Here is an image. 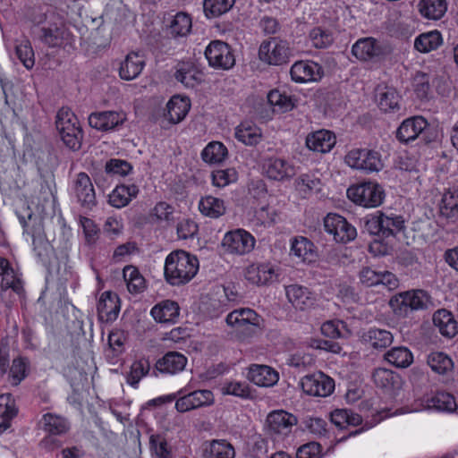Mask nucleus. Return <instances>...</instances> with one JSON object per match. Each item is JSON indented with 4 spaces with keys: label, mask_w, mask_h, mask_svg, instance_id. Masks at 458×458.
I'll return each instance as SVG.
<instances>
[{
    "label": "nucleus",
    "mask_w": 458,
    "mask_h": 458,
    "mask_svg": "<svg viewBox=\"0 0 458 458\" xmlns=\"http://www.w3.org/2000/svg\"><path fill=\"white\" fill-rule=\"evenodd\" d=\"M199 259L187 251H172L165 261L164 275L166 282L174 286L189 283L199 271Z\"/></svg>",
    "instance_id": "f257e3e1"
},
{
    "label": "nucleus",
    "mask_w": 458,
    "mask_h": 458,
    "mask_svg": "<svg viewBox=\"0 0 458 458\" xmlns=\"http://www.w3.org/2000/svg\"><path fill=\"white\" fill-rule=\"evenodd\" d=\"M55 127L64 144L72 151L81 148L83 131L75 114L68 107H62L55 116Z\"/></svg>",
    "instance_id": "f03ea898"
},
{
    "label": "nucleus",
    "mask_w": 458,
    "mask_h": 458,
    "mask_svg": "<svg viewBox=\"0 0 458 458\" xmlns=\"http://www.w3.org/2000/svg\"><path fill=\"white\" fill-rule=\"evenodd\" d=\"M385 191L376 182H363L347 189L348 199L364 208H377L385 199Z\"/></svg>",
    "instance_id": "7ed1b4c3"
},
{
    "label": "nucleus",
    "mask_w": 458,
    "mask_h": 458,
    "mask_svg": "<svg viewBox=\"0 0 458 458\" xmlns=\"http://www.w3.org/2000/svg\"><path fill=\"white\" fill-rule=\"evenodd\" d=\"M344 161L352 169L360 170L367 174L379 172L384 164L381 154L369 148H353L345 156Z\"/></svg>",
    "instance_id": "20e7f679"
},
{
    "label": "nucleus",
    "mask_w": 458,
    "mask_h": 458,
    "mask_svg": "<svg viewBox=\"0 0 458 458\" xmlns=\"http://www.w3.org/2000/svg\"><path fill=\"white\" fill-rule=\"evenodd\" d=\"M291 48L288 41L274 37L264 40L259 48V59L269 65H282L289 62Z\"/></svg>",
    "instance_id": "39448f33"
},
{
    "label": "nucleus",
    "mask_w": 458,
    "mask_h": 458,
    "mask_svg": "<svg viewBox=\"0 0 458 458\" xmlns=\"http://www.w3.org/2000/svg\"><path fill=\"white\" fill-rule=\"evenodd\" d=\"M261 169L264 176L276 182L291 180L296 174L294 164L289 158L278 156L262 158Z\"/></svg>",
    "instance_id": "423d86ee"
},
{
    "label": "nucleus",
    "mask_w": 458,
    "mask_h": 458,
    "mask_svg": "<svg viewBox=\"0 0 458 458\" xmlns=\"http://www.w3.org/2000/svg\"><path fill=\"white\" fill-rule=\"evenodd\" d=\"M390 306L400 312L426 310L431 303L430 295L424 290L413 289L395 294L390 300Z\"/></svg>",
    "instance_id": "0eeeda50"
},
{
    "label": "nucleus",
    "mask_w": 458,
    "mask_h": 458,
    "mask_svg": "<svg viewBox=\"0 0 458 458\" xmlns=\"http://www.w3.org/2000/svg\"><path fill=\"white\" fill-rule=\"evenodd\" d=\"M46 24L40 28V40L49 47H61L68 39V30L55 13L46 14Z\"/></svg>",
    "instance_id": "6e6552de"
},
{
    "label": "nucleus",
    "mask_w": 458,
    "mask_h": 458,
    "mask_svg": "<svg viewBox=\"0 0 458 458\" xmlns=\"http://www.w3.org/2000/svg\"><path fill=\"white\" fill-rule=\"evenodd\" d=\"M205 57L210 67L229 70L235 64V57L231 47L222 40H212L206 47Z\"/></svg>",
    "instance_id": "1a4fd4ad"
},
{
    "label": "nucleus",
    "mask_w": 458,
    "mask_h": 458,
    "mask_svg": "<svg viewBox=\"0 0 458 458\" xmlns=\"http://www.w3.org/2000/svg\"><path fill=\"white\" fill-rule=\"evenodd\" d=\"M71 192L84 209L92 210L98 204L94 185L85 172L76 174L72 182Z\"/></svg>",
    "instance_id": "9d476101"
},
{
    "label": "nucleus",
    "mask_w": 458,
    "mask_h": 458,
    "mask_svg": "<svg viewBox=\"0 0 458 458\" xmlns=\"http://www.w3.org/2000/svg\"><path fill=\"white\" fill-rule=\"evenodd\" d=\"M300 386L304 394L314 397H327L335 390V380L324 374L316 372L304 376Z\"/></svg>",
    "instance_id": "9b49d317"
},
{
    "label": "nucleus",
    "mask_w": 458,
    "mask_h": 458,
    "mask_svg": "<svg viewBox=\"0 0 458 458\" xmlns=\"http://www.w3.org/2000/svg\"><path fill=\"white\" fill-rule=\"evenodd\" d=\"M324 228L336 242L346 243L357 236L356 228L344 216L335 213H329L324 218Z\"/></svg>",
    "instance_id": "f8f14e48"
},
{
    "label": "nucleus",
    "mask_w": 458,
    "mask_h": 458,
    "mask_svg": "<svg viewBox=\"0 0 458 458\" xmlns=\"http://www.w3.org/2000/svg\"><path fill=\"white\" fill-rule=\"evenodd\" d=\"M256 240L251 233L244 229H236L226 233L223 238L224 249L231 254L245 255L255 246Z\"/></svg>",
    "instance_id": "ddd939ff"
},
{
    "label": "nucleus",
    "mask_w": 458,
    "mask_h": 458,
    "mask_svg": "<svg viewBox=\"0 0 458 458\" xmlns=\"http://www.w3.org/2000/svg\"><path fill=\"white\" fill-rule=\"evenodd\" d=\"M43 429L48 434L45 437L41 444L45 448L53 450L55 447H58L60 444L55 441L54 436H62L68 432L70 429V424L67 420L64 417L53 414L46 413L42 417Z\"/></svg>",
    "instance_id": "4468645a"
},
{
    "label": "nucleus",
    "mask_w": 458,
    "mask_h": 458,
    "mask_svg": "<svg viewBox=\"0 0 458 458\" xmlns=\"http://www.w3.org/2000/svg\"><path fill=\"white\" fill-rule=\"evenodd\" d=\"M126 119V114L122 111L94 112L88 118L89 126L102 132L118 130Z\"/></svg>",
    "instance_id": "2eb2a0df"
},
{
    "label": "nucleus",
    "mask_w": 458,
    "mask_h": 458,
    "mask_svg": "<svg viewBox=\"0 0 458 458\" xmlns=\"http://www.w3.org/2000/svg\"><path fill=\"white\" fill-rule=\"evenodd\" d=\"M456 401L450 393L439 391L424 395L420 404L411 410V411L429 410L440 412H453L456 410Z\"/></svg>",
    "instance_id": "dca6fc26"
},
{
    "label": "nucleus",
    "mask_w": 458,
    "mask_h": 458,
    "mask_svg": "<svg viewBox=\"0 0 458 458\" xmlns=\"http://www.w3.org/2000/svg\"><path fill=\"white\" fill-rule=\"evenodd\" d=\"M215 403L212 391L208 389L195 390L185 394L175 402L177 411L183 413L201 407L210 406Z\"/></svg>",
    "instance_id": "f3484780"
},
{
    "label": "nucleus",
    "mask_w": 458,
    "mask_h": 458,
    "mask_svg": "<svg viewBox=\"0 0 458 458\" xmlns=\"http://www.w3.org/2000/svg\"><path fill=\"white\" fill-rule=\"evenodd\" d=\"M290 73L295 82L305 83L319 81L324 71L321 65L313 61H299L293 64Z\"/></svg>",
    "instance_id": "a211bd4d"
},
{
    "label": "nucleus",
    "mask_w": 458,
    "mask_h": 458,
    "mask_svg": "<svg viewBox=\"0 0 458 458\" xmlns=\"http://www.w3.org/2000/svg\"><path fill=\"white\" fill-rule=\"evenodd\" d=\"M98 320L102 323H112L119 315L120 301L116 294L104 292L97 306Z\"/></svg>",
    "instance_id": "6ab92c4d"
},
{
    "label": "nucleus",
    "mask_w": 458,
    "mask_h": 458,
    "mask_svg": "<svg viewBox=\"0 0 458 458\" xmlns=\"http://www.w3.org/2000/svg\"><path fill=\"white\" fill-rule=\"evenodd\" d=\"M428 121L422 116L407 118L396 130V139L402 143H409L415 140L428 127Z\"/></svg>",
    "instance_id": "aec40b11"
},
{
    "label": "nucleus",
    "mask_w": 458,
    "mask_h": 458,
    "mask_svg": "<svg viewBox=\"0 0 458 458\" xmlns=\"http://www.w3.org/2000/svg\"><path fill=\"white\" fill-rule=\"evenodd\" d=\"M186 365L187 357L185 355L178 352H168L157 360L153 374L157 376V371H158L162 374L174 375L182 371Z\"/></svg>",
    "instance_id": "412c9836"
},
{
    "label": "nucleus",
    "mask_w": 458,
    "mask_h": 458,
    "mask_svg": "<svg viewBox=\"0 0 458 458\" xmlns=\"http://www.w3.org/2000/svg\"><path fill=\"white\" fill-rule=\"evenodd\" d=\"M269 431L276 435H287L297 423V418L283 410L270 412L267 418Z\"/></svg>",
    "instance_id": "4be33fe9"
},
{
    "label": "nucleus",
    "mask_w": 458,
    "mask_h": 458,
    "mask_svg": "<svg viewBox=\"0 0 458 458\" xmlns=\"http://www.w3.org/2000/svg\"><path fill=\"white\" fill-rule=\"evenodd\" d=\"M352 55L360 61H374L383 54L379 43L373 38L358 39L352 47Z\"/></svg>",
    "instance_id": "5701e85b"
},
{
    "label": "nucleus",
    "mask_w": 458,
    "mask_h": 458,
    "mask_svg": "<svg viewBox=\"0 0 458 458\" xmlns=\"http://www.w3.org/2000/svg\"><path fill=\"white\" fill-rule=\"evenodd\" d=\"M260 317L251 309L242 308L230 312L226 318V324L235 330H245L250 326H259Z\"/></svg>",
    "instance_id": "b1692460"
},
{
    "label": "nucleus",
    "mask_w": 458,
    "mask_h": 458,
    "mask_svg": "<svg viewBox=\"0 0 458 458\" xmlns=\"http://www.w3.org/2000/svg\"><path fill=\"white\" fill-rule=\"evenodd\" d=\"M202 72L191 62H182L176 65L175 80L185 88L193 89L202 81Z\"/></svg>",
    "instance_id": "393cba45"
},
{
    "label": "nucleus",
    "mask_w": 458,
    "mask_h": 458,
    "mask_svg": "<svg viewBox=\"0 0 458 458\" xmlns=\"http://www.w3.org/2000/svg\"><path fill=\"white\" fill-rule=\"evenodd\" d=\"M150 315L158 323L174 324L180 315V307L174 301L165 300L151 309Z\"/></svg>",
    "instance_id": "a878e982"
},
{
    "label": "nucleus",
    "mask_w": 458,
    "mask_h": 458,
    "mask_svg": "<svg viewBox=\"0 0 458 458\" xmlns=\"http://www.w3.org/2000/svg\"><path fill=\"white\" fill-rule=\"evenodd\" d=\"M361 342L377 351H383L389 347L393 341V334L386 329L370 327L361 335Z\"/></svg>",
    "instance_id": "bb28decb"
},
{
    "label": "nucleus",
    "mask_w": 458,
    "mask_h": 458,
    "mask_svg": "<svg viewBox=\"0 0 458 458\" xmlns=\"http://www.w3.org/2000/svg\"><path fill=\"white\" fill-rule=\"evenodd\" d=\"M144 66L145 59L143 55L137 52H131L120 63L119 76L124 81L134 80L141 73Z\"/></svg>",
    "instance_id": "cd10ccee"
},
{
    "label": "nucleus",
    "mask_w": 458,
    "mask_h": 458,
    "mask_svg": "<svg viewBox=\"0 0 458 458\" xmlns=\"http://www.w3.org/2000/svg\"><path fill=\"white\" fill-rule=\"evenodd\" d=\"M336 143L335 134L327 130H319L310 133L306 138V146L309 149L320 152H329Z\"/></svg>",
    "instance_id": "c85d7f7f"
},
{
    "label": "nucleus",
    "mask_w": 458,
    "mask_h": 458,
    "mask_svg": "<svg viewBox=\"0 0 458 458\" xmlns=\"http://www.w3.org/2000/svg\"><path fill=\"white\" fill-rule=\"evenodd\" d=\"M285 293L288 301L296 309L305 310L314 304V294L309 288L300 284H290L285 287Z\"/></svg>",
    "instance_id": "c756f323"
},
{
    "label": "nucleus",
    "mask_w": 458,
    "mask_h": 458,
    "mask_svg": "<svg viewBox=\"0 0 458 458\" xmlns=\"http://www.w3.org/2000/svg\"><path fill=\"white\" fill-rule=\"evenodd\" d=\"M248 378L259 386H273L279 379L278 373L269 366L253 364L250 367Z\"/></svg>",
    "instance_id": "7c9ffc66"
},
{
    "label": "nucleus",
    "mask_w": 458,
    "mask_h": 458,
    "mask_svg": "<svg viewBox=\"0 0 458 458\" xmlns=\"http://www.w3.org/2000/svg\"><path fill=\"white\" fill-rule=\"evenodd\" d=\"M139 191L138 186L133 183L117 185L108 195V203L115 208H124L138 196Z\"/></svg>",
    "instance_id": "2f4dec72"
},
{
    "label": "nucleus",
    "mask_w": 458,
    "mask_h": 458,
    "mask_svg": "<svg viewBox=\"0 0 458 458\" xmlns=\"http://www.w3.org/2000/svg\"><path fill=\"white\" fill-rule=\"evenodd\" d=\"M276 276V271L269 263L252 264L248 267L245 277L255 284L263 285L273 281Z\"/></svg>",
    "instance_id": "473e14b6"
},
{
    "label": "nucleus",
    "mask_w": 458,
    "mask_h": 458,
    "mask_svg": "<svg viewBox=\"0 0 458 458\" xmlns=\"http://www.w3.org/2000/svg\"><path fill=\"white\" fill-rule=\"evenodd\" d=\"M433 323L439 333L446 338H453L458 333L456 320L453 314L445 309L438 310L434 313Z\"/></svg>",
    "instance_id": "72a5a7b5"
},
{
    "label": "nucleus",
    "mask_w": 458,
    "mask_h": 458,
    "mask_svg": "<svg viewBox=\"0 0 458 458\" xmlns=\"http://www.w3.org/2000/svg\"><path fill=\"white\" fill-rule=\"evenodd\" d=\"M417 8L424 19L438 21L447 11V2L446 0H420Z\"/></svg>",
    "instance_id": "f704fd0d"
},
{
    "label": "nucleus",
    "mask_w": 458,
    "mask_h": 458,
    "mask_svg": "<svg viewBox=\"0 0 458 458\" xmlns=\"http://www.w3.org/2000/svg\"><path fill=\"white\" fill-rule=\"evenodd\" d=\"M235 138L247 146H255L260 142L262 132L255 123L245 121L235 128Z\"/></svg>",
    "instance_id": "c9c22d12"
},
{
    "label": "nucleus",
    "mask_w": 458,
    "mask_h": 458,
    "mask_svg": "<svg viewBox=\"0 0 458 458\" xmlns=\"http://www.w3.org/2000/svg\"><path fill=\"white\" fill-rule=\"evenodd\" d=\"M192 28V20L189 13L179 12L172 16L167 24V31L174 38L187 36Z\"/></svg>",
    "instance_id": "e433bc0d"
},
{
    "label": "nucleus",
    "mask_w": 458,
    "mask_h": 458,
    "mask_svg": "<svg viewBox=\"0 0 458 458\" xmlns=\"http://www.w3.org/2000/svg\"><path fill=\"white\" fill-rule=\"evenodd\" d=\"M442 216L455 222L458 219V188L446 190L439 206Z\"/></svg>",
    "instance_id": "4c0bfd02"
},
{
    "label": "nucleus",
    "mask_w": 458,
    "mask_h": 458,
    "mask_svg": "<svg viewBox=\"0 0 458 458\" xmlns=\"http://www.w3.org/2000/svg\"><path fill=\"white\" fill-rule=\"evenodd\" d=\"M199 210L203 216L216 219L225 215L226 207L222 199L208 195L199 199Z\"/></svg>",
    "instance_id": "58836bf2"
},
{
    "label": "nucleus",
    "mask_w": 458,
    "mask_h": 458,
    "mask_svg": "<svg viewBox=\"0 0 458 458\" xmlns=\"http://www.w3.org/2000/svg\"><path fill=\"white\" fill-rule=\"evenodd\" d=\"M378 107L385 113L394 112L400 109V96L392 87L378 88L377 89Z\"/></svg>",
    "instance_id": "ea45409f"
},
{
    "label": "nucleus",
    "mask_w": 458,
    "mask_h": 458,
    "mask_svg": "<svg viewBox=\"0 0 458 458\" xmlns=\"http://www.w3.org/2000/svg\"><path fill=\"white\" fill-rule=\"evenodd\" d=\"M167 117L172 123H180L188 114L191 104L186 98L174 96L166 105Z\"/></svg>",
    "instance_id": "a19ab883"
},
{
    "label": "nucleus",
    "mask_w": 458,
    "mask_h": 458,
    "mask_svg": "<svg viewBox=\"0 0 458 458\" xmlns=\"http://www.w3.org/2000/svg\"><path fill=\"white\" fill-rule=\"evenodd\" d=\"M384 358L393 366L401 369L408 368L413 362V355L405 346L391 348L385 353Z\"/></svg>",
    "instance_id": "79ce46f5"
},
{
    "label": "nucleus",
    "mask_w": 458,
    "mask_h": 458,
    "mask_svg": "<svg viewBox=\"0 0 458 458\" xmlns=\"http://www.w3.org/2000/svg\"><path fill=\"white\" fill-rule=\"evenodd\" d=\"M443 43V38L438 30L422 33L415 38L414 47L421 53L436 50Z\"/></svg>",
    "instance_id": "37998d69"
},
{
    "label": "nucleus",
    "mask_w": 458,
    "mask_h": 458,
    "mask_svg": "<svg viewBox=\"0 0 458 458\" xmlns=\"http://www.w3.org/2000/svg\"><path fill=\"white\" fill-rule=\"evenodd\" d=\"M123 276L131 293H140L146 287V281L139 269L131 265L124 267Z\"/></svg>",
    "instance_id": "c03bdc74"
},
{
    "label": "nucleus",
    "mask_w": 458,
    "mask_h": 458,
    "mask_svg": "<svg viewBox=\"0 0 458 458\" xmlns=\"http://www.w3.org/2000/svg\"><path fill=\"white\" fill-rule=\"evenodd\" d=\"M227 156V148L220 141L209 142L201 152L202 160L208 164L222 163Z\"/></svg>",
    "instance_id": "a18cd8bd"
},
{
    "label": "nucleus",
    "mask_w": 458,
    "mask_h": 458,
    "mask_svg": "<svg viewBox=\"0 0 458 458\" xmlns=\"http://www.w3.org/2000/svg\"><path fill=\"white\" fill-rule=\"evenodd\" d=\"M331 422L339 428L348 426H358L362 422V418L358 413L347 409H336L331 412Z\"/></svg>",
    "instance_id": "49530a36"
},
{
    "label": "nucleus",
    "mask_w": 458,
    "mask_h": 458,
    "mask_svg": "<svg viewBox=\"0 0 458 458\" xmlns=\"http://www.w3.org/2000/svg\"><path fill=\"white\" fill-rule=\"evenodd\" d=\"M206 458H234L233 446L225 439L212 440L205 449Z\"/></svg>",
    "instance_id": "de8ad7c7"
},
{
    "label": "nucleus",
    "mask_w": 458,
    "mask_h": 458,
    "mask_svg": "<svg viewBox=\"0 0 458 458\" xmlns=\"http://www.w3.org/2000/svg\"><path fill=\"white\" fill-rule=\"evenodd\" d=\"M372 379L377 387L390 391L398 384L399 376L390 369L377 368L372 373Z\"/></svg>",
    "instance_id": "09e8293b"
},
{
    "label": "nucleus",
    "mask_w": 458,
    "mask_h": 458,
    "mask_svg": "<svg viewBox=\"0 0 458 458\" xmlns=\"http://www.w3.org/2000/svg\"><path fill=\"white\" fill-rule=\"evenodd\" d=\"M427 362L434 372L440 375L446 374L454 367L452 359L443 352L429 353Z\"/></svg>",
    "instance_id": "8fccbe9b"
},
{
    "label": "nucleus",
    "mask_w": 458,
    "mask_h": 458,
    "mask_svg": "<svg viewBox=\"0 0 458 458\" xmlns=\"http://www.w3.org/2000/svg\"><path fill=\"white\" fill-rule=\"evenodd\" d=\"M150 363L147 359L135 360L131 366L130 372L126 377V382L131 386L137 388L140 381L149 373Z\"/></svg>",
    "instance_id": "3c124183"
},
{
    "label": "nucleus",
    "mask_w": 458,
    "mask_h": 458,
    "mask_svg": "<svg viewBox=\"0 0 458 458\" xmlns=\"http://www.w3.org/2000/svg\"><path fill=\"white\" fill-rule=\"evenodd\" d=\"M235 0H204L203 10L208 18H216L228 13Z\"/></svg>",
    "instance_id": "603ef678"
},
{
    "label": "nucleus",
    "mask_w": 458,
    "mask_h": 458,
    "mask_svg": "<svg viewBox=\"0 0 458 458\" xmlns=\"http://www.w3.org/2000/svg\"><path fill=\"white\" fill-rule=\"evenodd\" d=\"M314 244L305 237L300 236L293 240L291 253L302 261L310 260L313 257Z\"/></svg>",
    "instance_id": "864d4df0"
},
{
    "label": "nucleus",
    "mask_w": 458,
    "mask_h": 458,
    "mask_svg": "<svg viewBox=\"0 0 458 458\" xmlns=\"http://www.w3.org/2000/svg\"><path fill=\"white\" fill-rule=\"evenodd\" d=\"M384 220L383 237H389L401 233L405 228V221L403 216L391 213L389 215L382 212Z\"/></svg>",
    "instance_id": "5fc2aeb1"
},
{
    "label": "nucleus",
    "mask_w": 458,
    "mask_h": 458,
    "mask_svg": "<svg viewBox=\"0 0 458 458\" xmlns=\"http://www.w3.org/2000/svg\"><path fill=\"white\" fill-rule=\"evenodd\" d=\"M15 54L26 69L30 70L33 68L35 64V55L29 39H22L15 46Z\"/></svg>",
    "instance_id": "6e6d98bb"
},
{
    "label": "nucleus",
    "mask_w": 458,
    "mask_h": 458,
    "mask_svg": "<svg viewBox=\"0 0 458 458\" xmlns=\"http://www.w3.org/2000/svg\"><path fill=\"white\" fill-rule=\"evenodd\" d=\"M268 103L274 106V111L284 113L293 107V102L290 96L277 89L271 90L267 94Z\"/></svg>",
    "instance_id": "4d7b16f0"
},
{
    "label": "nucleus",
    "mask_w": 458,
    "mask_h": 458,
    "mask_svg": "<svg viewBox=\"0 0 458 458\" xmlns=\"http://www.w3.org/2000/svg\"><path fill=\"white\" fill-rule=\"evenodd\" d=\"M149 447L154 458H172L171 449L168 446L167 441L161 435L150 436Z\"/></svg>",
    "instance_id": "13d9d810"
},
{
    "label": "nucleus",
    "mask_w": 458,
    "mask_h": 458,
    "mask_svg": "<svg viewBox=\"0 0 458 458\" xmlns=\"http://www.w3.org/2000/svg\"><path fill=\"white\" fill-rule=\"evenodd\" d=\"M296 187L300 191L308 195L320 190L321 181L314 174H303L296 180Z\"/></svg>",
    "instance_id": "bf43d9fd"
},
{
    "label": "nucleus",
    "mask_w": 458,
    "mask_h": 458,
    "mask_svg": "<svg viewBox=\"0 0 458 458\" xmlns=\"http://www.w3.org/2000/svg\"><path fill=\"white\" fill-rule=\"evenodd\" d=\"M1 276V290L3 292L12 289L19 295L24 293L23 283L13 268L9 269V271L4 273Z\"/></svg>",
    "instance_id": "052dcab7"
},
{
    "label": "nucleus",
    "mask_w": 458,
    "mask_h": 458,
    "mask_svg": "<svg viewBox=\"0 0 458 458\" xmlns=\"http://www.w3.org/2000/svg\"><path fill=\"white\" fill-rule=\"evenodd\" d=\"M237 179L238 173L234 168L219 169L212 173V182L219 188H224L230 183L235 182Z\"/></svg>",
    "instance_id": "680f3d73"
},
{
    "label": "nucleus",
    "mask_w": 458,
    "mask_h": 458,
    "mask_svg": "<svg viewBox=\"0 0 458 458\" xmlns=\"http://www.w3.org/2000/svg\"><path fill=\"white\" fill-rule=\"evenodd\" d=\"M222 393L224 394L234 395L242 399H249L251 397L250 386L245 382H226L222 386Z\"/></svg>",
    "instance_id": "e2e57ef3"
},
{
    "label": "nucleus",
    "mask_w": 458,
    "mask_h": 458,
    "mask_svg": "<svg viewBox=\"0 0 458 458\" xmlns=\"http://www.w3.org/2000/svg\"><path fill=\"white\" fill-rule=\"evenodd\" d=\"M310 40L316 48H326L332 44L334 38L328 30L316 27L310 32Z\"/></svg>",
    "instance_id": "0e129e2a"
},
{
    "label": "nucleus",
    "mask_w": 458,
    "mask_h": 458,
    "mask_svg": "<svg viewBox=\"0 0 458 458\" xmlns=\"http://www.w3.org/2000/svg\"><path fill=\"white\" fill-rule=\"evenodd\" d=\"M0 410L1 416L5 420H11L18 413V408L16 407L15 399L10 393L0 394Z\"/></svg>",
    "instance_id": "69168bd1"
},
{
    "label": "nucleus",
    "mask_w": 458,
    "mask_h": 458,
    "mask_svg": "<svg viewBox=\"0 0 458 458\" xmlns=\"http://www.w3.org/2000/svg\"><path fill=\"white\" fill-rule=\"evenodd\" d=\"M27 369L26 359L22 357L13 359L10 369V377L13 386H18L27 377Z\"/></svg>",
    "instance_id": "338daca9"
},
{
    "label": "nucleus",
    "mask_w": 458,
    "mask_h": 458,
    "mask_svg": "<svg viewBox=\"0 0 458 458\" xmlns=\"http://www.w3.org/2000/svg\"><path fill=\"white\" fill-rule=\"evenodd\" d=\"M80 224L83 229L85 241L87 244L92 245L95 244L99 233V229L98 228L95 222L88 217L81 216Z\"/></svg>",
    "instance_id": "774afa93"
}]
</instances>
